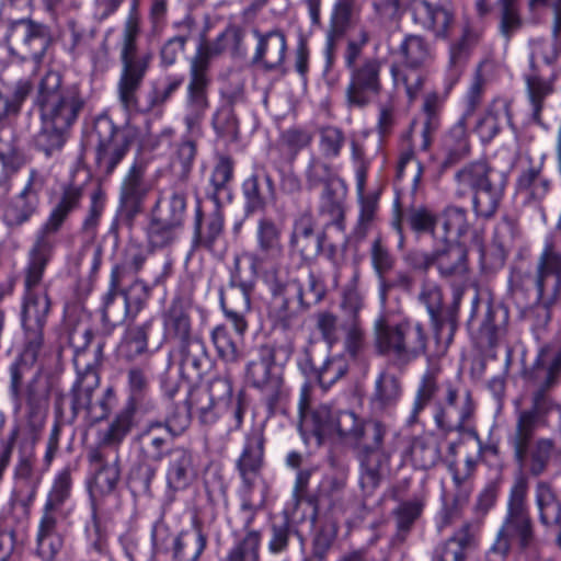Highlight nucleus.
<instances>
[{
    "instance_id": "1",
    "label": "nucleus",
    "mask_w": 561,
    "mask_h": 561,
    "mask_svg": "<svg viewBox=\"0 0 561 561\" xmlns=\"http://www.w3.org/2000/svg\"><path fill=\"white\" fill-rule=\"evenodd\" d=\"M85 105L80 84L65 83L59 71H47L34 98L41 121V128L34 136L35 148L46 157L60 152Z\"/></svg>"
},
{
    "instance_id": "2",
    "label": "nucleus",
    "mask_w": 561,
    "mask_h": 561,
    "mask_svg": "<svg viewBox=\"0 0 561 561\" xmlns=\"http://www.w3.org/2000/svg\"><path fill=\"white\" fill-rule=\"evenodd\" d=\"M440 373L439 362L428 358V366L421 376L407 422L409 425L417 423L420 413L436 399L442 388V397L435 401L434 405V422L437 428L445 434L462 433L476 410L472 392L462 388L459 381L445 380L439 385L438 376Z\"/></svg>"
},
{
    "instance_id": "3",
    "label": "nucleus",
    "mask_w": 561,
    "mask_h": 561,
    "mask_svg": "<svg viewBox=\"0 0 561 561\" xmlns=\"http://www.w3.org/2000/svg\"><path fill=\"white\" fill-rule=\"evenodd\" d=\"M510 289L515 302L525 312L541 309L543 321H550L553 307L561 302V251L553 237L545 239L534 275L522 272L513 274Z\"/></svg>"
},
{
    "instance_id": "4",
    "label": "nucleus",
    "mask_w": 561,
    "mask_h": 561,
    "mask_svg": "<svg viewBox=\"0 0 561 561\" xmlns=\"http://www.w3.org/2000/svg\"><path fill=\"white\" fill-rule=\"evenodd\" d=\"M369 41V32L360 27L357 37L347 41L343 53L344 66L350 77L344 98L350 110L366 108L383 90L381 72L385 59L377 56L363 57L364 47Z\"/></svg>"
},
{
    "instance_id": "5",
    "label": "nucleus",
    "mask_w": 561,
    "mask_h": 561,
    "mask_svg": "<svg viewBox=\"0 0 561 561\" xmlns=\"http://www.w3.org/2000/svg\"><path fill=\"white\" fill-rule=\"evenodd\" d=\"M525 378L537 386L530 397V407L516 414L514 430L537 432L549 426V416L554 411H561V404L550 394L561 380V348L550 354L542 348L530 369L525 371Z\"/></svg>"
},
{
    "instance_id": "6",
    "label": "nucleus",
    "mask_w": 561,
    "mask_h": 561,
    "mask_svg": "<svg viewBox=\"0 0 561 561\" xmlns=\"http://www.w3.org/2000/svg\"><path fill=\"white\" fill-rule=\"evenodd\" d=\"M359 463V484L371 493L389 473L391 459L397 451L390 426L376 417L363 420L362 430L355 440Z\"/></svg>"
},
{
    "instance_id": "7",
    "label": "nucleus",
    "mask_w": 561,
    "mask_h": 561,
    "mask_svg": "<svg viewBox=\"0 0 561 561\" xmlns=\"http://www.w3.org/2000/svg\"><path fill=\"white\" fill-rule=\"evenodd\" d=\"M152 367L150 362L133 364L126 370V400L106 428L100 433V443L118 447L137 426V412L148 413L156 404L150 398Z\"/></svg>"
},
{
    "instance_id": "8",
    "label": "nucleus",
    "mask_w": 561,
    "mask_h": 561,
    "mask_svg": "<svg viewBox=\"0 0 561 561\" xmlns=\"http://www.w3.org/2000/svg\"><path fill=\"white\" fill-rule=\"evenodd\" d=\"M140 15L135 1L124 22L119 49L121 73L117 82V96L122 107L135 111L138 107V92L150 69L152 53L138 49Z\"/></svg>"
},
{
    "instance_id": "9",
    "label": "nucleus",
    "mask_w": 561,
    "mask_h": 561,
    "mask_svg": "<svg viewBox=\"0 0 561 561\" xmlns=\"http://www.w3.org/2000/svg\"><path fill=\"white\" fill-rule=\"evenodd\" d=\"M293 354L290 343L268 342L257 347V357L245 367L248 383L261 392L267 416H274L287 397L282 366Z\"/></svg>"
},
{
    "instance_id": "10",
    "label": "nucleus",
    "mask_w": 561,
    "mask_h": 561,
    "mask_svg": "<svg viewBox=\"0 0 561 561\" xmlns=\"http://www.w3.org/2000/svg\"><path fill=\"white\" fill-rule=\"evenodd\" d=\"M227 48L224 31L214 41L201 38L195 55L190 59L188 82L184 100V124L188 130L197 128L210 107V62Z\"/></svg>"
},
{
    "instance_id": "11",
    "label": "nucleus",
    "mask_w": 561,
    "mask_h": 561,
    "mask_svg": "<svg viewBox=\"0 0 561 561\" xmlns=\"http://www.w3.org/2000/svg\"><path fill=\"white\" fill-rule=\"evenodd\" d=\"M50 256L28 251V261L24 275V294L21 310V322L24 342L42 345L44 328L51 308L48 286H41Z\"/></svg>"
},
{
    "instance_id": "12",
    "label": "nucleus",
    "mask_w": 561,
    "mask_h": 561,
    "mask_svg": "<svg viewBox=\"0 0 561 561\" xmlns=\"http://www.w3.org/2000/svg\"><path fill=\"white\" fill-rule=\"evenodd\" d=\"M374 334L378 353L391 355L400 364L407 365L426 352L427 334L421 322L380 313L374 322Z\"/></svg>"
},
{
    "instance_id": "13",
    "label": "nucleus",
    "mask_w": 561,
    "mask_h": 561,
    "mask_svg": "<svg viewBox=\"0 0 561 561\" xmlns=\"http://www.w3.org/2000/svg\"><path fill=\"white\" fill-rule=\"evenodd\" d=\"M138 138V130L129 124L116 125L106 115H99L90 135V151L94 171L101 179L110 178L126 158Z\"/></svg>"
},
{
    "instance_id": "14",
    "label": "nucleus",
    "mask_w": 561,
    "mask_h": 561,
    "mask_svg": "<svg viewBox=\"0 0 561 561\" xmlns=\"http://www.w3.org/2000/svg\"><path fill=\"white\" fill-rule=\"evenodd\" d=\"M186 211L187 196L183 191L161 193L150 210L146 229L148 244L163 249L174 243L185 227Z\"/></svg>"
},
{
    "instance_id": "15",
    "label": "nucleus",
    "mask_w": 561,
    "mask_h": 561,
    "mask_svg": "<svg viewBox=\"0 0 561 561\" xmlns=\"http://www.w3.org/2000/svg\"><path fill=\"white\" fill-rule=\"evenodd\" d=\"M399 60L390 67L394 84L402 83L410 102L422 91L426 78V68L433 60L432 49L420 35H405L397 49Z\"/></svg>"
},
{
    "instance_id": "16",
    "label": "nucleus",
    "mask_w": 561,
    "mask_h": 561,
    "mask_svg": "<svg viewBox=\"0 0 561 561\" xmlns=\"http://www.w3.org/2000/svg\"><path fill=\"white\" fill-rule=\"evenodd\" d=\"M534 431L512 430L507 445L513 460L520 470L519 477L539 478L548 472L557 454V442L552 437H536Z\"/></svg>"
},
{
    "instance_id": "17",
    "label": "nucleus",
    "mask_w": 561,
    "mask_h": 561,
    "mask_svg": "<svg viewBox=\"0 0 561 561\" xmlns=\"http://www.w3.org/2000/svg\"><path fill=\"white\" fill-rule=\"evenodd\" d=\"M463 294L462 287L455 286L451 302L445 307L440 285L431 279H424L421 284L419 302L426 308L435 339L437 342H443L446 347L451 344L458 329L459 309Z\"/></svg>"
},
{
    "instance_id": "18",
    "label": "nucleus",
    "mask_w": 561,
    "mask_h": 561,
    "mask_svg": "<svg viewBox=\"0 0 561 561\" xmlns=\"http://www.w3.org/2000/svg\"><path fill=\"white\" fill-rule=\"evenodd\" d=\"M528 481L526 477H517L510 490L506 514L495 541H506L508 551L511 540L515 539L520 550H527L536 540L535 526L527 502Z\"/></svg>"
},
{
    "instance_id": "19",
    "label": "nucleus",
    "mask_w": 561,
    "mask_h": 561,
    "mask_svg": "<svg viewBox=\"0 0 561 561\" xmlns=\"http://www.w3.org/2000/svg\"><path fill=\"white\" fill-rule=\"evenodd\" d=\"M100 383V371L76 378L69 392L71 421H75L81 411H84L87 417L94 424L110 417L118 401L117 392L113 386H107L93 401L94 392L99 389Z\"/></svg>"
},
{
    "instance_id": "20",
    "label": "nucleus",
    "mask_w": 561,
    "mask_h": 561,
    "mask_svg": "<svg viewBox=\"0 0 561 561\" xmlns=\"http://www.w3.org/2000/svg\"><path fill=\"white\" fill-rule=\"evenodd\" d=\"M4 38L12 55L36 64L42 61L51 43L49 26L28 18L8 21Z\"/></svg>"
},
{
    "instance_id": "21",
    "label": "nucleus",
    "mask_w": 561,
    "mask_h": 561,
    "mask_svg": "<svg viewBox=\"0 0 561 561\" xmlns=\"http://www.w3.org/2000/svg\"><path fill=\"white\" fill-rule=\"evenodd\" d=\"M82 197L83 190L81 186L69 184L62 187L47 219L36 231L30 251L53 257L57 245L56 236L69 216L80 208Z\"/></svg>"
},
{
    "instance_id": "22",
    "label": "nucleus",
    "mask_w": 561,
    "mask_h": 561,
    "mask_svg": "<svg viewBox=\"0 0 561 561\" xmlns=\"http://www.w3.org/2000/svg\"><path fill=\"white\" fill-rule=\"evenodd\" d=\"M46 176L37 169H31L23 188L7 203L2 220L10 230H18L39 213L41 194Z\"/></svg>"
},
{
    "instance_id": "23",
    "label": "nucleus",
    "mask_w": 561,
    "mask_h": 561,
    "mask_svg": "<svg viewBox=\"0 0 561 561\" xmlns=\"http://www.w3.org/2000/svg\"><path fill=\"white\" fill-rule=\"evenodd\" d=\"M265 284L271 294L267 317L276 329L287 331L293 328L300 313L306 312L296 300L286 278L278 271L272 270L265 275Z\"/></svg>"
},
{
    "instance_id": "24",
    "label": "nucleus",
    "mask_w": 561,
    "mask_h": 561,
    "mask_svg": "<svg viewBox=\"0 0 561 561\" xmlns=\"http://www.w3.org/2000/svg\"><path fill=\"white\" fill-rule=\"evenodd\" d=\"M67 344L72 348L76 378L100 371L104 359L105 339L95 337L88 327H73L67 331Z\"/></svg>"
},
{
    "instance_id": "25",
    "label": "nucleus",
    "mask_w": 561,
    "mask_h": 561,
    "mask_svg": "<svg viewBox=\"0 0 561 561\" xmlns=\"http://www.w3.org/2000/svg\"><path fill=\"white\" fill-rule=\"evenodd\" d=\"M347 479L343 474L325 476L320 482L317 491L306 499L312 512L309 516L311 525L328 515L343 514L345 505V488Z\"/></svg>"
},
{
    "instance_id": "26",
    "label": "nucleus",
    "mask_w": 561,
    "mask_h": 561,
    "mask_svg": "<svg viewBox=\"0 0 561 561\" xmlns=\"http://www.w3.org/2000/svg\"><path fill=\"white\" fill-rule=\"evenodd\" d=\"M174 438L162 428L159 420L148 421L133 437L136 459L160 465L176 448Z\"/></svg>"
},
{
    "instance_id": "27",
    "label": "nucleus",
    "mask_w": 561,
    "mask_h": 561,
    "mask_svg": "<svg viewBox=\"0 0 561 561\" xmlns=\"http://www.w3.org/2000/svg\"><path fill=\"white\" fill-rule=\"evenodd\" d=\"M432 259V267L446 282L465 278L469 271L468 249L458 240L439 238L433 245Z\"/></svg>"
},
{
    "instance_id": "28",
    "label": "nucleus",
    "mask_w": 561,
    "mask_h": 561,
    "mask_svg": "<svg viewBox=\"0 0 561 561\" xmlns=\"http://www.w3.org/2000/svg\"><path fill=\"white\" fill-rule=\"evenodd\" d=\"M255 241V249L248 254V259L250 270L257 274L267 263L277 261L283 255L280 227L272 218L262 217L257 221Z\"/></svg>"
},
{
    "instance_id": "29",
    "label": "nucleus",
    "mask_w": 561,
    "mask_h": 561,
    "mask_svg": "<svg viewBox=\"0 0 561 561\" xmlns=\"http://www.w3.org/2000/svg\"><path fill=\"white\" fill-rule=\"evenodd\" d=\"M244 217L263 213L276 201V185L264 168H254L241 183Z\"/></svg>"
},
{
    "instance_id": "30",
    "label": "nucleus",
    "mask_w": 561,
    "mask_h": 561,
    "mask_svg": "<svg viewBox=\"0 0 561 561\" xmlns=\"http://www.w3.org/2000/svg\"><path fill=\"white\" fill-rule=\"evenodd\" d=\"M265 442L264 427L261 424L253 425L244 435L236 468L248 491L252 490L264 466Z\"/></svg>"
},
{
    "instance_id": "31",
    "label": "nucleus",
    "mask_w": 561,
    "mask_h": 561,
    "mask_svg": "<svg viewBox=\"0 0 561 561\" xmlns=\"http://www.w3.org/2000/svg\"><path fill=\"white\" fill-rule=\"evenodd\" d=\"M474 8L481 19L494 13L497 33L506 43L525 25L522 0H495L493 7L490 0H476Z\"/></svg>"
},
{
    "instance_id": "32",
    "label": "nucleus",
    "mask_w": 561,
    "mask_h": 561,
    "mask_svg": "<svg viewBox=\"0 0 561 561\" xmlns=\"http://www.w3.org/2000/svg\"><path fill=\"white\" fill-rule=\"evenodd\" d=\"M325 239L324 230L316 231L312 214L302 213L293 222L289 248L301 257L302 263L309 264L323 251Z\"/></svg>"
},
{
    "instance_id": "33",
    "label": "nucleus",
    "mask_w": 561,
    "mask_h": 561,
    "mask_svg": "<svg viewBox=\"0 0 561 561\" xmlns=\"http://www.w3.org/2000/svg\"><path fill=\"white\" fill-rule=\"evenodd\" d=\"M224 234L225 214L221 204H215V208L208 215H205L202 207L197 206L194 215L190 254L199 250L213 253Z\"/></svg>"
},
{
    "instance_id": "34",
    "label": "nucleus",
    "mask_w": 561,
    "mask_h": 561,
    "mask_svg": "<svg viewBox=\"0 0 561 561\" xmlns=\"http://www.w3.org/2000/svg\"><path fill=\"white\" fill-rule=\"evenodd\" d=\"M257 44L251 64L259 65L266 71H274L282 67L287 51V38L280 28H273L265 33L259 28L252 30Z\"/></svg>"
},
{
    "instance_id": "35",
    "label": "nucleus",
    "mask_w": 561,
    "mask_h": 561,
    "mask_svg": "<svg viewBox=\"0 0 561 561\" xmlns=\"http://www.w3.org/2000/svg\"><path fill=\"white\" fill-rule=\"evenodd\" d=\"M149 186L145 181V169L134 163L125 175L119 190L118 207L124 209L125 221L138 217L145 207Z\"/></svg>"
},
{
    "instance_id": "36",
    "label": "nucleus",
    "mask_w": 561,
    "mask_h": 561,
    "mask_svg": "<svg viewBox=\"0 0 561 561\" xmlns=\"http://www.w3.org/2000/svg\"><path fill=\"white\" fill-rule=\"evenodd\" d=\"M165 460L168 490L173 492L186 490L195 481L198 472L193 451L183 445H178Z\"/></svg>"
},
{
    "instance_id": "37",
    "label": "nucleus",
    "mask_w": 561,
    "mask_h": 561,
    "mask_svg": "<svg viewBox=\"0 0 561 561\" xmlns=\"http://www.w3.org/2000/svg\"><path fill=\"white\" fill-rule=\"evenodd\" d=\"M208 545V534L202 519L193 518L188 529L173 537L171 553L173 561H201Z\"/></svg>"
},
{
    "instance_id": "38",
    "label": "nucleus",
    "mask_w": 561,
    "mask_h": 561,
    "mask_svg": "<svg viewBox=\"0 0 561 561\" xmlns=\"http://www.w3.org/2000/svg\"><path fill=\"white\" fill-rule=\"evenodd\" d=\"M42 347L32 342H24L22 352L9 367V394L15 412L22 409L25 379L32 373Z\"/></svg>"
},
{
    "instance_id": "39",
    "label": "nucleus",
    "mask_w": 561,
    "mask_h": 561,
    "mask_svg": "<svg viewBox=\"0 0 561 561\" xmlns=\"http://www.w3.org/2000/svg\"><path fill=\"white\" fill-rule=\"evenodd\" d=\"M267 538V550L273 556L288 552L294 539H298L301 543L304 542V536L299 526L287 510L270 517Z\"/></svg>"
},
{
    "instance_id": "40",
    "label": "nucleus",
    "mask_w": 561,
    "mask_h": 561,
    "mask_svg": "<svg viewBox=\"0 0 561 561\" xmlns=\"http://www.w3.org/2000/svg\"><path fill=\"white\" fill-rule=\"evenodd\" d=\"M72 469L70 466L59 470L47 492L41 516H50L56 518H67L70 510L66 507L72 496Z\"/></svg>"
},
{
    "instance_id": "41",
    "label": "nucleus",
    "mask_w": 561,
    "mask_h": 561,
    "mask_svg": "<svg viewBox=\"0 0 561 561\" xmlns=\"http://www.w3.org/2000/svg\"><path fill=\"white\" fill-rule=\"evenodd\" d=\"M525 94L530 106V122L539 127L547 128L542 119L546 100L556 92L558 72L548 78L536 75H524Z\"/></svg>"
},
{
    "instance_id": "42",
    "label": "nucleus",
    "mask_w": 561,
    "mask_h": 561,
    "mask_svg": "<svg viewBox=\"0 0 561 561\" xmlns=\"http://www.w3.org/2000/svg\"><path fill=\"white\" fill-rule=\"evenodd\" d=\"M412 16L416 24L434 33L435 37L446 39L450 35L454 14L442 5L426 0H417L412 5Z\"/></svg>"
},
{
    "instance_id": "43",
    "label": "nucleus",
    "mask_w": 561,
    "mask_h": 561,
    "mask_svg": "<svg viewBox=\"0 0 561 561\" xmlns=\"http://www.w3.org/2000/svg\"><path fill=\"white\" fill-rule=\"evenodd\" d=\"M510 311L501 302L489 301L478 329L479 342L488 347L496 346L507 334Z\"/></svg>"
},
{
    "instance_id": "44",
    "label": "nucleus",
    "mask_w": 561,
    "mask_h": 561,
    "mask_svg": "<svg viewBox=\"0 0 561 561\" xmlns=\"http://www.w3.org/2000/svg\"><path fill=\"white\" fill-rule=\"evenodd\" d=\"M535 503L540 524L547 529L557 528L554 542L561 549V502L549 482L537 481Z\"/></svg>"
},
{
    "instance_id": "45",
    "label": "nucleus",
    "mask_w": 561,
    "mask_h": 561,
    "mask_svg": "<svg viewBox=\"0 0 561 561\" xmlns=\"http://www.w3.org/2000/svg\"><path fill=\"white\" fill-rule=\"evenodd\" d=\"M154 324L153 319H148L126 330L118 347L119 355L125 362L134 363L138 359L150 362L152 351H150L148 342Z\"/></svg>"
},
{
    "instance_id": "46",
    "label": "nucleus",
    "mask_w": 561,
    "mask_h": 561,
    "mask_svg": "<svg viewBox=\"0 0 561 561\" xmlns=\"http://www.w3.org/2000/svg\"><path fill=\"white\" fill-rule=\"evenodd\" d=\"M503 174L483 160L467 163L455 173V195L458 198L466 197Z\"/></svg>"
},
{
    "instance_id": "47",
    "label": "nucleus",
    "mask_w": 561,
    "mask_h": 561,
    "mask_svg": "<svg viewBox=\"0 0 561 561\" xmlns=\"http://www.w3.org/2000/svg\"><path fill=\"white\" fill-rule=\"evenodd\" d=\"M448 92L438 93L436 91L428 92L423 98L420 112L422 124V141L420 148L426 151L442 127L443 111L445 107Z\"/></svg>"
},
{
    "instance_id": "48",
    "label": "nucleus",
    "mask_w": 561,
    "mask_h": 561,
    "mask_svg": "<svg viewBox=\"0 0 561 561\" xmlns=\"http://www.w3.org/2000/svg\"><path fill=\"white\" fill-rule=\"evenodd\" d=\"M402 397L401 379L393 373L382 370L378 374L369 405L374 412L385 413L393 409Z\"/></svg>"
},
{
    "instance_id": "49",
    "label": "nucleus",
    "mask_w": 561,
    "mask_h": 561,
    "mask_svg": "<svg viewBox=\"0 0 561 561\" xmlns=\"http://www.w3.org/2000/svg\"><path fill=\"white\" fill-rule=\"evenodd\" d=\"M515 129L513 123L512 102L507 99H494L486 107L484 115L478 121L476 130L483 142L492 141L501 131L502 121Z\"/></svg>"
},
{
    "instance_id": "50",
    "label": "nucleus",
    "mask_w": 561,
    "mask_h": 561,
    "mask_svg": "<svg viewBox=\"0 0 561 561\" xmlns=\"http://www.w3.org/2000/svg\"><path fill=\"white\" fill-rule=\"evenodd\" d=\"M477 547L474 526L466 522L436 549L434 561H466L470 551Z\"/></svg>"
},
{
    "instance_id": "51",
    "label": "nucleus",
    "mask_w": 561,
    "mask_h": 561,
    "mask_svg": "<svg viewBox=\"0 0 561 561\" xmlns=\"http://www.w3.org/2000/svg\"><path fill=\"white\" fill-rule=\"evenodd\" d=\"M404 220L416 241L430 237L433 242L439 241L438 225L440 215L424 204H412L404 208Z\"/></svg>"
},
{
    "instance_id": "52",
    "label": "nucleus",
    "mask_w": 561,
    "mask_h": 561,
    "mask_svg": "<svg viewBox=\"0 0 561 561\" xmlns=\"http://www.w3.org/2000/svg\"><path fill=\"white\" fill-rule=\"evenodd\" d=\"M34 87L30 79L23 78L13 85L0 89V128L18 118Z\"/></svg>"
},
{
    "instance_id": "53",
    "label": "nucleus",
    "mask_w": 561,
    "mask_h": 561,
    "mask_svg": "<svg viewBox=\"0 0 561 561\" xmlns=\"http://www.w3.org/2000/svg\"><path fill=\"white\" fill-rule=\"evenodd\" d=\"M180 355V368L188 378H201L209 367V356L205 342L196 336L176 345Z\"/></svg>"
},
{
    "instance_id": "54",
    "label": "nucleus",
    "mask_w": 561,
    "mask_h": 561,
    "mask_svg": "<svg viewBox=\"0 0 561 561\" xmlns=\"http://www.w3.org/2000/svg\"><path fill=\"white\" fill-rule=\"evenodd\" d=\"M306 278L285 277L290 289L296 294L298 306L302 310H309L320 304L327 295V286L323 279L313 272L310 266H306Z\"/></svg>"
},
{
    "instance_id": "55",
    "label": "nucleus",
    "mask_w": 561,
    "mask_h": 561,
    "mask_svg": "<svg viewBox=\"0 0 561 561\" xmlns=\"http://www.w3.org/2000/svg\"><path fill=\"white\" fill-rule=\"evenodd\" d=\"M164 337L176 345L196 337L192 334V322L187 308L181 298L173 299L163 316Z\"/></svg>"
},
{
    "instance_id": "56",
    "label": "nucleus",
    "mask_w": 561,
    "mask_h": 561,
    "mask_svg": "<svg viewBox=\"0 0 561 561\" xmlns=\"http://www.w3.org/2000/svg\"><path fill=\"white\" fill-rule=\"evenodd\" d=\"M425 502L420 496L400 501L392 510L391 515L396 524V533L392 536L393 545L405 542L416 520L422 516Z\"/></svg>"
},
{
    "instance_id": "57",
    "label": "nucleus",
    "mask_w": 561,
    "mask_h": 561,
    "mask_svg": "<svg viewBox=\"0 0 561 561\" xmlns=\"http://www.w3.org/2000/svg\"><path fill=\"white\" fill-rule=\"evenodd\" d=\"M58 518L41 516L36 531V552L43 561H55L65 545L58 531Z\"/></svg>"
},
{
    "instance_id": "58",
    "label": "nucleus",
    "mask_w": 561,
    "mask_h": 561,
    "mask_svg": "<svg viewBox=\"0 0 561 561\" xmlns=\"http://www.w3.org/2000/svg\"><path fill=\"white\" fill-rule=\"evenodd\" d=\"M506 186L505 175L471 193L472 209L477 217L491 219L499 209Z\"/></svg>"
},
{
    "instance_id": "59",
    "label": "nucleus",
    "mask_w": 561,
    "mask_h": 561,
    "mask_svg": "<svg viewBox=\"0 0 561 561\" xmlns=\"http://www.w3.org/2000/svg\"><path fill=\"white\" fill-rule=\"evenodd\" d=\"M23 402L26 405V421L32 434H38L45 423L47 398L38 386L36 376L26 381L23 388Z\"/></svg>"
},
{
    "instance_id": "60",
    "label": "nucleus",
    "mask_w": 561,
    "mask_h": 561,
    "mask_svg": "<svg viewBox=\"0 0 561 561\" xmlns=\"http://www.w3.org/2000/svg\"><path fill=\"white\" fill-rule=\"evenodd\" d=\"M479 39V33L467 25L461 36L450 43L448 71L453 79L457 80L462 73Z\"/></svg>"
},
{
    "instance_id": "61",
    "label": "nucleus",
    "mask_w": 561,
    "mask_h": 561,
    "mask_svg": "<svg viewBox=\"0 0 561 561\" xmlns=\"http://www.w3.org/2000/svg\"><path fill=\"white\" fill-rule=\"evenodd\" d=\"M336 411L325 404H320L307 415L302 423L298 424L301 436L307 440L316 437L318 444H322L327 436L334 434V417Z\"/></svg>"
},
{
    "instance_id": "62",
    "label": "nucleus",
    "mask_w": 561,
    "mask_h": 561,
    "mask_svg": "<svg viewBox=\"0 0 561 561\" xmlns=\"http://www.w3.org/2000/svg\"><path fill=\"white\" fill-rule=\"evenodd\" d=\"M119 481L121 467L118 456L111 465H102L94 469L93 480L89 485L92 510L96 508L100 500L114 493Z\"/></svg>"
},
{
    "instance_id": "63",
    "label": "nucleus",
    "mask_w": 561,
    "mask_h": 561,
    "mask_svg": "<svg viewBox=\"0 0 561 561\" xmlns=\"http://www.w3.org/2000/svg\"><path fill=\"white\" fill-rule=\"evenodd\" d=\"M448 470L453 476V482L457 490L450 502L444 499V505L440 511V527L449 526L455 519L459 518L470 497V490L463 486L465 477H461L455 461L448 463Z\"/></svg>"
},
{
    "instance_id": "64",
    "label": "nucleus",
    "mask_w": 561,
    "mask_h": 561,
    "mask_svg": "<svg viewBox=\"0 0 561 561\" xmlns=\"http://www.w3.org/2000/svg\"><path fill=\"white\" fill-rule=\"evenodd\" d=\"M122 280L117 279L115 274L110 275L107 291L102 297L101 318L102 322L107 324H118L129 319L125 301L119 302L122 297Z\"/></svg>"
}]
</instances>
